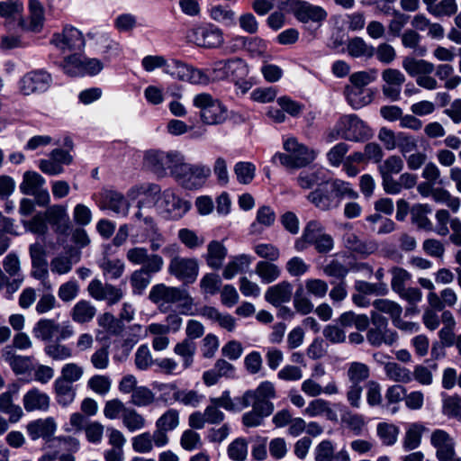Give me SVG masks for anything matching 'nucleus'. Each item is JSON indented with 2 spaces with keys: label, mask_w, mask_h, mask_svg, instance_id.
<instances>
[{
  "label": "nucleus",
  "mask_w": 461,
  "mask_h": 461,
  "mask_svg": "<svg viewBox=\"0 0 461 461\" xmlns=\"http://www.w3.org/2000/svg\"><path fill=\"white\" fill-rule=\"evenodd\" d=\"M184 155L178 150L149 149L144 152L142 165L158 177L175 176Z\"/></svg>",
  "instance_id": "f257e3e1"
},
{
  "label": "nucleus",
  "mask_w": 461,
  "mask_h": 461,
  "mask_svg": "<svg viewBox=\"0 0 461 461\" xmlns=\"http://www.w3.org/2000/svg\"><path fill=\"white\" fill-rule=\"evenodd\" d=\"M285 153H276L273 161L278 160L280 164L287 168H301L311 164L317 156V152L307 146L299 143L295 139L291 138L284 143Z\"/></svg>",
  "instance_id": "f03ea898"
},
{
  "label": "nucleus",
  "mask_w": 461,
  "mask_h": 461,
  "mask_svg": "<svg viewBox=\"0 0 461 461\" xmlns=\"http://www.w3.org/2000/svg\"><path fill=\"white\" fill-rule=\"evenodd\" d=\"M193 104L200 110V119L203 124L215 126L223 124L228 120V109L219 100L208 93L194 96Z\"/></svg>",
  "instance_id": "7ed1b4c3"
},
{
  "label": "nucleus",
  "mask_w": 461,
  "mask_h": 461,
  "mask_svg": "<svg viewBox=\"0 0 461 461\" xmlns=\"http://www.w3.org/2000/svg\"><path fill=\"white\" fill-rule=\"evenodd\" d=\"M149 298L154 303H179L182 312L189 314L194 305V299L186 289L174 286H167L158 284L150 289Z\"/></svg>",
  "instance_id": "20e7f679"
},
{
  "label": "nucleus",
  "mask_w": 461,
  "mask_h": 461,
  "mask_svg": "<svg viewBox=\"0 0 461 461\" xmlns=\"http://www.w3.org/2000/svg\"><path fill=\"white\" fill-rule=\"evenodd\" d=\"M304 243L314 245L321 254L330 252L334 248L333 238L324 231V226L318 221H310L303 229L302 237L295 241V249L303 250Z\"/></svg>",
  "instance_id": "39448f33"
},
{
  "label": "nucleus",
  "mask_w": 461,
  "mask_h": 461,
  "mask_svg": "<svg viewBox=\"0 0 461 461\" xmlns=\"http://www.w3.org/2000/svg\"><path fill=\"white\" fill-rule=\"evenodd\" d=\"M211 168L208 166L191 164L186 162L184 158L177 171H176L174 179L185 189L197 190L203 186L211 176Z\"/></svg>",
  "instance_id": "423d86ee"
},
{
  "label": "nucleus",
  "mask_w": 461,
  "mask_h": 461,
  "mask_svg": "<svg viewBox=\"0 0 461 461\" xmlns=\"http://www.w3.org/2000/svg\"><path fill=\"white\" fill-rule=\"evenodd\" d=\"M280 9L291 13L301 23L321 24L327 18V12L319 5L302 0H279Z\"/></svg>",
  "instance_id": "0eeeda50"
},
{
  "label": "nucleus",
  "mask_w": 461,
  "mask_h": 461,
  "mask_svg": "<svg viewBox=\"0 0 461 461\" xmlns=\"http://www.w3.org/2000/svg\"><path fill=\"white\" fill-rule=\"evenodd\" d=\"M371 325L366 332V340L375 347L379 348L382 345L393 346L398 339V333L389 329L388 320L376 312H371Z\"/></svg>",
  "instance_id": "6e6552de"
},
{
  "label": "nucleus",
  "mask_w": 461,
  "mask_h": 461,
  "mask_svg": "<svg viewBox=\"0 0 461 461\" xmlns=\"http://www.w3.org/2000/svg\"><path fill=\"white\" fill-rule=\"evenodd\" d=\"M249 74L246 62L240 58L216 60L212 64L210 83L227 79H243Z\"/></svg>",
  "instance_id": "1a4fd4ad"
},
{
  "label": "nucleus",
  "mask_w": 461,
  "mask_h": 461,
  "mask_svg": "<svg viewBox=\"0 0 461 461\" xmlns=\"http://www.w3.org/2000/svg\"><path fill=\"white\" fill-rule=\"evenodd\" d=\"M165 74L174 79L188 82L193 85L207 86L210 84L209 75L205 71L189 66L179 59L168 60Z\"/></svg>",
  "instance_id": "9d476101"
},
{
  "label": "nucleus",
  "mask_w": 461,
  "mask_h": 461,
  "mask_svg": "<svg viewBox=\"0 0 461 461\" xmlns=\"http://www.w3.org/2000/svg\"><path fill=\"white\" fill-rule=\"evenodd\" d=\"M338 135L351 141H361L371 135L370 129L355 114L342 116L336 125Z\"/></svg>",
  "instance_id": "9b49d317"
},
{
  "label": "nucleus",
  "mask_w": 461,
  "mask_h": 461,
  "mask_svg": "<svg viewBox=\"0 0 461 461\" xmlns=\"http://www.w3.org/2000/svg\"><path fill=\"white\" fill-rule=\"evenodd\" d=\"M168 273L182 281L185 285L194 283L199 273V264L196 258L173 257L168 264Z\"/></svg>",
  "instance_id": "f8f14e48"
},
{
  "label": "nucleus",
  "mask_w": 461,
  "mask_h": 461,
  "mask_svg": "<svg viewBox=\"0 0 461 461\" xmlns=\"http://www.w3.org/2000/svg\"><path fill=\"white\" fill-rule=\"evenodd\" d=\"M188 38L197 46L203 48H219L224 41L223 32L214 24L194 28Z\"/></svg>",
  "instance_id": "ddd939ff"
},
{
  "label": "nucleus",
  "mask_w": 461,
  "mask_h": 461,
  "mask_svg": "<svg viewBox=\"0 0 461 461\" xmlns=\"http://www.w3.org/2000/svg\"><path fill=\"white\" fill-rule=\"evenodd\" d=\"M52 77L45 70H33L26 73L19 81V88L23 95H30L43 93L49 89Z\"/></svg>",
  "instance_id": "4468645a"
},
{
  "label": "nucleus",
  "mask_w": 461,
  "mask_h": 461,
  "mask_svg": "<svg viewBox=\"0 0 461 461\" xmlns=\"http://www.w3.org/2000/svg\"><path fill=\"white\" fill-rule=\"evenodd\" d=\"M50 43L62 51L79 50L85 46V40L79 30L65 26L61 32L53 34Z\"/></svg>",
  "instance_id": "2eb2a0df"
},
{
  "label": "nucleus",
  "mask_w": 461,
  "mask_h": 461,
  "mask_svg": "<svg viewBox=\"0 0 461 461\" xmlns=\"http://www.w3.org/2000/svg\"><path fill=\"white\" fill-rule=\"evenodd\" d=\"M89 295L96 301H106L109 304H115L123 297L121 288L112 284L103 283L100 279H93L88 286Z\"/></svg>",
  "instance_id": "dca6fc26"
},
{
  "label": "nucleus",
  "mask_w": 461,
  "mask_h": 461,
  "mask_svg": "<svg viewBox=\"0 0 461 461\" xmlns=\"http://www.w3.org/2000/svg\"><path fill=\"white\" fill-rule=\"evenodd\" d=\"M430 444L436 450V457L438 461H446L456 456L455 440L451 435L441 429L432 431Z\"/></svg>",
  "instance_id": "f3484780"
},
{
  "label": "nucleus",
  "mask_w": 461,
  "mask_h": 461,
  "mask_svg": "<svg viewBox=\"0 0 461 461\" xmlns=\"http://www.w3.org/2000/svg\"><path fill=\"white\" fill-rule=\"evenodd\" d=\"M158 208L172 219L181 218L189 209L190 203L175 194L173 190L164 191Z\"/></svg>",
  "instance_id": "a211bd4d"
},
{
  "label": "nucleus",
  "mask_w": 461,
  "mask_h": 461,
  "mask_svg": "<svg viewBox=\"0 0 461 461\" xmlns=\"http://www.w3.org/2000/svg\"><path fill=\"white\" fill-rule=\"evenodd\" d=\"M127 260L140 268L164 267L163 258L156 253H149L145 247H132L126 251Z\"/></svg>",
  "instance_id": "6ab92c4d"
},
{
  "label": "nucleus",
  "mask_w": 461,
  "mask_h": 461,
  "mask_svg": "<svg viewBox=\"0 0 461 461\" xmlns=\"http://www.w3.org/2000/svg\"><path fill=\"white\" fill-rule=\"evenodd\" d=\"M81 259V251L74 247L67 249L63 254H59L50 261V270L54 274L66 275L72 270L73 265Z\"/></svg>",
  "instance_id": "aec40b11"
},
{
  "label": "nucleus",
  "mask_w": 461,
  "mask_h": 461,
  "mask_svg": "<svg viewBox=\"0 0 461 461\" xmlns=\"http://www.w3.org/2000/svg\"><path fill=\"white\" fill-rule=\"evenodd\" d=\"M23 405L26 411L46 412L50 406V397L37 387L28 390L23 396Z\"/></svg>",
  "instance_id": "412c9836"
},
{
  "label": "nucleus",
  "mask_w": 461,
  "mask_h": 461,
  "mask_svg": "<svg viewBox=\"0 0 461 461\" xmlns=\"http://www.w3.org/2000/svg\"><path fill=\"white\" fill-rule=\"evenodd\" d=\"M18 391V384H14L8 391L0 394V412L8 415L11 423L17 422L23 415V409L14 402V395Z\"/></svg>",
  "instance_id": "4be33fe9"
},
{
  "label": "nucleus",
  "mask_w": 461,
  "mask_h": 461,
  "mask_svg": "<svg viewBox=\"0 0 461 461\" xmlns=\"http://www.w3.org/2000/svg\"><path fill=\"white\" fill-rule=\"evenodd\" d=\"M46 221L50 223L57 232L65 233L69 228V217L67 208L60 204L49 206L44 212Z\"/></svg>",
  "instance_id": "5701e85b"
},
{
  "label": "nucleus",
  "mask_w": 461,
  "mask_h": 461,
  "mask_svg": "<svg viewBox=\"0 0 461 461\" xmlns=\"http://www.w3.org/2000/svg\"><path fill=\"white\" fill-rule=\"evenodd\" d=\"M158 391L174 390V399L184 405L197 407L203 400V395L194 390H178L174 384H158Z\"/></svg>",
  "instance_id": "b1692460"
},
{
  "label": "nucleus",
  "mask_w": 461,
  "mask_h": 461,
  "mask_svg": "<svg viewBox=\"0 0 461 461\" xmlns=\"http://www.w3.org/2000/svg\"><path fill=\"white\" fill-rule=\"evenodd\" d=\"M293 294V286L288 281H282L269 286L265 293L267 302L274 306L290 302Z\"/></svg>",
  "instance_id": "393cba45"
},
{
  "label": "nucleus",
  "mask_w": 461,
  "mask_h": 461,
  "mask_svg": "<svg viewBox=\"0 0 461 461\" xmlns=\"http://www.w3.org/2000/svg\"><path fill=\"white\" fill-rule=\"evenodd\" d=\"M343 241L348 249L363 257H366L374 253L378 249L376 242L373 240H361L352 231H348L344 234Z\"/></svg>",
  "instance_id": "a878e982"
},
{
  "label": "nucleus",
  "mask_w": 461,
  "mask_h": 461,
  "mask_svg": "<svg viewBox=\"0 0 461 461\" xmlns=\"http://www.w3.org/2000/svg\"><path fill=\"white\" fill-rule=\"evenodd\" d=\"M163 267L139 268L134 270L130 277V283L132 292L135 294H141L149 285L152 280V275L162 270Z\"/></svg>",
  "instance_id": "bb28decb"
},
{
  "label": "nucleus",
  "mask_w": 461,
  "mask_h": 461,
  "mask_svg": "<svg viewBox=\"0 0 461 461\" xmlns=\"http://www.w3.org/2000/svg\"><path fill=\"white\" fill-rule=\"evenodd\" d=\"M3 267L5 275L10 279L12 278V282L10 283L12 291H16L24 280L18 256L14 253H9L3 260Z\"/></svg>",
  "instance_id": "cd10ccee"
},
{
  "label": "nucleus",
  "mask_w": 461,
  "mask_h": 461,
  "mask_svg": "<svg viewBox=\"0 0 461 461\" xmlns=\"http://www.w3.org/2000/svg\"><path fill=\"white\" fill-rule=\"evenodd\" d=\"M57 424L53 418L38 419L27 425V431L32 440L40 438H50L53 436Z\"/></svg>",
  "instance_id": "c85d7f7f"
},
{
  "label": "nucleus",
  "mask_w": 461,
  "mask_h": 461,
  "mask_svg": "<svg viewBox=\"0 0 461 461\" xmlns=\"http://www.w3.org/2000/svg\"><path fill=\"white\" fill-rule=\"evenodd\" d=\"M307 199L322 211H328L339 205V199H337L332 191H329L325 186L318 187L311 192Z\"/></svg>",
  "instance_id": "c756f323"
},
{
  "label": "nucleus",
  "mask_w": 461,
  "mask_h": 461,
  "mask_svg": "<svg viewBox=\"0 0 461 461\" xmlns=\"http://www.w3.org/2000/svg\"><path fill=\"white\" fill-rule=\"evenodd\" d=\"M101 209H109L114 213L127 216L129 213L130 203L121 193L115 191H105L104 193V202Z\"/></svg>",
  "instance_id": "7c9ffc66"
},
{
  "label": "nucleus",
  "mask_w": 461,
  "mask_h": 461,
  "mask_svg": "<svg viewBox=\"0 0 461 461\" xmlns=\"http://www.w3.org/2000/svg\"><path fill=\"white\" fill-rule=\"evenodd\" d=\"M55 400L62 407L69 406L76 398V389L72 384L57 379L53 383Z\"/></svg>",
  "instance_id": "2f4dec72"
},
{
  "label": "nucleus",
  "mask_w": 461,
  "mask_h": 461,
  "mask_svg": "<svg viewBox=\"0 0 461 461\" xmlns=\"http://www.w3.org/2000/svg\"><path fill=\"white\" fill-rule=\"evenodd\" d=\"M344 94L348 103L354 109H359L368 104L372 100V95L367 88L345 86Z\"/></svg>",
  "instance_id": "473e14b6"
},
{
  "label": "nucleus",
  "mask_w": 461,
  "mask_h": 461,
  "mask_svg": "<svg viewBox=\"0 0 461 461\" xmlns=\"http://www.w3.org/2000/svg\"><path fill=\"white\" fill-rule=\"evenodd\" d=\"M402 68L411 77H416V78L423 74H431L435 70L433 63L413 57L404 58Z\"/></svg>",
  "instance_id": "72a5a7b5"
},
{
  "label": "nucleus",
  "mask_w": 461,
  "mask_h": 461,
  "mask_svg": "<svg viewBox=\"0 0 461 461\" xmlns=\"http://www.w3.org/2000/svg\"><path fill=\"white\" fill-rule=\"evenodd\" d=\"M303 413L312 418L325 415L327 420L332 421L338 419L337 413L330 408V402L321 398L310 402Z\"/></svg>",
  "instance_id": "f704fd0d"
},
{
  "label": "nucleus",
  "mask_w": 461,
  "mask_h": 461,
  "mask_svg": "<svg viewBox=\"0 0 461 461\" xmlns=\"http://www.w3.org/2000/svg\"><path fill=\"white\" fill-rule=\"evenodd\" d=\"M95 314L96 308L91 302L80 300L73 306L70 316L75 322L82 324L91 321Z\"/></svg>",
  "instance_id": "c9c22d12"
},
{
  "label": "nucleus",
  "mask_w": 461,
  "mask_h": 461,
  "mask_svg": "<svg viewBox=\"0 0 461 461\" xmlns=\"http://www.w3.org/2000/svg\"><path fill=\"white\" fill-rule=\"evenodd\" d=\"M227 256V249L218 240L211 241L207 246L205 260L212 269H219Z\"/></svg>",
  "instance_id": "e433bc0d"
},
{
  "label": "nucleus",
  "mask_w": 461,
  "mask_h": 461,
  "mask_svg": "<svg viewBox=\"0 0 461 461\" xmlns=\"http://www.w3.org/2000/svg\"><path fill=\"white\" fill-rule=\"evenodd\" d=\"M441 321L443 327L438 331V337L445 346L451 347L454 345L456 338L454 333L456 325L454 315L449 311H444L441 314Z\"/></svg>",
  "instance_id": "4c0bfd02"
},
{
  "label": "nucleus",
  "mask_w": 461,
  "mask_h": 461,
  "mask_svg": "<svg viewBox=\"0 0 461 461\" xmlns=\"http://www.w3.org/2000/svg\"><path fill=\"white\" fill-rule=\"evenodd\" d=\"M347 51L355 59H371L375 55V48L360 37H354L348 41Z\"/></svg>",
  "instance_id": "58836bf2"
},
{
  "label": "nucleus",
  "mask_w": 461,
  "mask_h": 461,
  "mask_svg": "<svg viewBox=\"0 0 461 461\" xmlns=\"http://www.w3.org/2000/svg\"><path fill=\"white\" fill-rule=\"evenodd\" d=\"M426 428L421 423H411L408 426L402 438V447L405 451L418 448L421 443V437Z\"/></svg>",
  "instance_id": "ea45409f"
},
{
  "label": "nucleus",
  "mask_w": 461,
  "mask_h": 461,
  "mask_svg": "<svg viewBox=\"0 0 461 461\" xmlns=\"http://www.w3.org/2000/svg\"><path fill=\"white\" fill-rule=\"evenodd\" d=\"M44 177L35 171H26L23 176V181L20 184V191L26 195H32L45 185Z\"/></svg>",
  "instance_id": "a19ab883"
},
{
  "label": "nucleus",
  "mask_w": 461,
  "mask_h": 461,
  "mask_svg": "<svg viewBox=\"0 0 461 461\" xmlns=\"http://www.w3.org/2000/svg\"><path fill=\"white\" fill-rule=\"evenodd\" d=\"M252 260V257L247 254H240L231 258L223 270V277L225 279L233 278L238 273L249 268Z\"/></svg>",
  "instance_id": "79ce46f5"
},
{
  "label": "nucleus",
  "mask_w": 461,
  "mask_h": 461,
  "mask_svg": "<svg viewBox=\"0 0 461 461\" xmlns=\"http://www.w3.org/2000/svg\"><path fill=\"white\" fill-rule=\"evenodd\" d=\"M195 350V344L188 339L176 343L174 347V353L182 358L184 369L189 368L193 365Z\"/></svg>",
  "instance_id": "37998d69"
},
{
  "label": "nucleus",
  "mask_w": 461,
  "mask_h": 461,
  "mask_svg": "<svg viewBox=\"0 0 461 461\" xmlns=\"http://www.w3.org/2000/svg\"><path fill=\"white\" fill-rule=\"evenodd\" d=\"M30 23L27 29L40 32L44 23V8L39 0H29Z\"/></svg>",
  "instance_id": "c03bdc74"
},
{
  "label": "nucleus",
  "mask_w": 461,
  "mask_h": 461,
  "mask_svg": "<svg viewBox=\"0 0 461 461\" xmlns=\"http://www.w3.org/2000/svg\"><path fill=\"white\" fill-rule=\"evenodd\" d=\"M58 332V323L54 320L41 319L33 327L35 338L43 341L50 340Z\"/></svg>",
  "instance_id": "a18cd8bd"
},
{
  "label": "nucleus",
  "mask_w": 461,
  "mask_h": 461,
  "mask_svg": "<svg viewBox=\"0 0 461 461\" xmlns=\"http://www.w3.org/2000/svg\"><path fill=\"white\" fill-rule=\"evenodd\" d=\"M209 14L214 22L225 26L236 24V13L228 6L214 5L210 9Z\"/></svg>",
  "instance_id": "49530a36"
},
{
  "label": "nucleus",
  "mask_w": 461,
  "mask_h": 461,
  "mask_svg": "<svg viewBox=\"0 0 461 461\" xmlns=\"http://www.w3.org/2000/svg\"><path fill=\"white\" fill-rule=\"evenodd\" d=\"M255 272L264 284L275 282L281 275L280 268L269 261L258 262Z\"/></svg>",
  "instance_id": "de8ad7c7"
},
{
  "label": "nucleus",
  "mask_w": 461,
  "mask_h": 461,
  "mask_svg": "<svg viewBox=\"0 0 461 461\" xmlns=\"http://www.w3.org/2000/svg\"><path fill=\"white\" fill-rule=\"evenodd\" d=\"M44 352L54 361H66L73 357L72 348L59 340L46 345Z\"/></svg>",
  "instance_id": "09e8293b"
},
{
  "label": "nucleus",
  "mask_w": 461,
  "mask_h": 461,
  "mask_svg": "<svg viewBox=\"0 0 461 461\" xmlns=\"http://www.w3.org/2000/svg\"><path fill=\"white\" fill-rule=\"evenodd\" d=\"M98 266L104 276H109L111 279L120 278L125 269V265L121 259H111L107 257L103 258L98 262Z\"/></svg>",
  "instance_id": "8fccbe9b"
},
{
  "label": "nucleus",
  "mask_w": 461,
  "mask_h": 461,
  "mask_svg": "<svg viewBox=\"0 0 461 461\" xmlns=\"http://www.w3.org/2000/svg\"><path fill=\"white\" fill-rule=\"evenodd\" d=\"M386 376L397 383H409L412 379L411 372L395 362H388L384 365Z\"/></svg>",
  "instance_id": "3c124183"
},
{
  "label": "nucleus",
  "mask_w": 461,
  "mask_h": 461,
  "mask_svg": "<svg viewBox=\"0 0 461 461\" xmlns=\"http://www.w3.org/2000/svg\"><path fill=\"white\" fill-rule=\"evenodd\" d=\"M324 182H326L325 170L322 168L301 172L297 177L298 185L303 189H311Z\"/></svg>",
  "instance_id": "603ef678"
},
{
  "label": "nucleus",
  "mask_w": 461,
  "mask_h": 461,
  "mask_svg": "<svg viewBox=\"0 0 461 461\" xmlns=\"http://www.w3.org/2000/svg\"><path fill=\"white\" fill-rule=\"evenodd\" d=\"M276 221V213L269 206H261L257 212L256 221L251 224L252 233H260L259 225L271 227Z\"/></svg>",
  "instance_id": "864d4df0"
},
{
  "label": "nucleus",
  "mask_w": 461,
  "mask_h": 461,
  "mask_svg": "<svg viewBox=\"0 0 461 461\" xmlns=\"http://www.w3.org/2000/svg\"><path fill=\"white\" fill-rule=\"evenodd\" d=\"M372 305L375 308L373 312L388 314L392 320V322L397 317L402 316V306L396 302L388 299H376L372 303Z\"/></svg>",
  "instance_id": "5fc2aeb1"
},
{
  "label": "nucleus",
  "mask_w": 461,
  "mask_h": 461,
  "mask_svg": "<svg viewBox=\"0 0 461 461\" xmlns=\"http://www.w3.org/2000/svg\"><path fill=\"white\" fill-rule=\"evenodd\" d=\"M123 426L130 431L134 432L142 429L146 426L145 418L135 409L128 408L122 417Z\"/></svg>",
  "instance_id": "6e6d98bb"
},
{
  "label": "nucleus",
  "mask_w": 461,
  "mask_h": 461,
  "mask_svg": "<svg viewBox=\"0 0 461 461\" xmlns=\"http://www.w3.org/2000/svg\"><path fill=\"white\" fill-rule=\"evenodd\" d=\"M376 432L384 446H393L397 442L400 430L394 424L380 422L377 424Z\"/></svg>",
  "instance_id": "4d7b16f0"
},
{
  "label": "nucleus",
  "mask_w": 461,
  "mask_h": 461,
  "mask_svg": "<svg viewBox=\"0 0 461 461\" xmlns=\"http://www.w3.org/2000/svg\"><path fill=\"white\" fill-rule=\"evenodd\" d=\"M404 167L402 158L398 155H391L378 165L380 176H393L399 174Z\"/></svg>",
  "instance_id": "13d9d810"
},
{
  "label": "nucleus",
  "mask_w": 461,
  "mask_h": 461,
  "mask_svg": "<svg viewBox=\"0 0 461 461\" xmlns=\"http://www.w3.org/2000/svg\"><path fill=\"white\" fill-rule=\"evenodd\" d=\"M347 375L351 384H360L370 375L369 367L361 362H352L349 364Z\"/></svg>",
  "instance_id": "bf43d9fd"
},
{
  "label": "nucleus",
  "mask_w": 461,
  "mask_h": 461,
  "mask_svg": "<svg viewBox=\"0 0 461 461\" xmlns=\"http://www.w3.org/2000/svg\"><path fill=\"white\" fill-rule=\"evenodd\" d=\"M234 173L240 184L248 185L255 177L256 167L251 162L240 161L235 164Z\"/></svg>",
  "instance_id": "052dcab7"
},
{
  "label": "nucleus",
  "mask_w": 461,
  "mask_h": 461,
  "mask_svg": "<svg viewBox=\"0 0 461 461\" xmlns=\"http://www.w3.org/2000/svg\"><path fill=\"white\" fill-rule=\"evenodd\" d=\"M84 375V368L77 363H67L60 370V376L57 379L72 384L79 381Z\"/></svg>",
  "instance_id": "680f3d73"
},
{
  "label": "nucleus",
  "mask_w": 461,
  "mask_h": 461,
  "mask_svg": "<svg viewBox=\"0 0 461 461\" xmlns=\"http://www.w3.org/2000/svg\"><path fill=\"white\" fill-rule=\"evenodd\" d=\"M355 288L362 294L368 295H386L388 294L387 285L384 282L377 284L369 283L366 281H357Z\"/></svg>",
  "instance_id": "e2e57ef3"
},
{
  "label": "nucleus",
  "mask_w": 461,
  "mask_h": 461,
  "mask_svg": "<svg viewBox=\"0 0 461 461\" xmlns=\"http://www.w3.org/2000/svg\"><path fill=\"white\" fill-rule=\"evenodd\" d=\"M376 77V69L357 71L349 76V84L348 86L352 87L366 88V86L374 82Z\"/></svg>",
  "instance_id": "0e129e2a"
},
{
  "label": "nucleus",
  "mask_w": 461,
  "mask_h": 461,
  "mask_svg": "<svg viewBox=\"0 0 461 461\" xmlns=\"http://www.w3.org/2000/svg\"><path fill=\"white\" fill-rule=\"evenodd\" d=\"M392 275L391 287L397 294L405 287L406 282L411 278V275L404 268L393 267L390 269Z\"/></svg>",
  "instance_id": "69168bd1"
},
{
  "label": "nucleus",
  "mask_w": 461,
  "mask_h": 461,
  "mask_svg": "<svg viewBox=\"0 0 461 461\" xmlns=\"http://www.w3.org/2000/svg\"><path fill=\"white\" fill-rule=\"evenodd\" d=\"M442 411L448 417L461 420V397L443 394Z\"/></svg>",
  "instance_id": "338daca9"
},
{
  "label": "nucleus",
  "mask_w": 461,
  "mask_h": 461,
  "mask_svg": "<svg viewBox=\"0 0 461 461\" xmlns=\"http://www.w3.org/2000/svg\"><path fill=\"white\" fill-rule=\"evenodd\" d=\"M155 402L154 393L146 386H139L131 397V402L137 407H147Z\"/></svg>",
  "instance_id": "774afa93"
}]
</instances>
